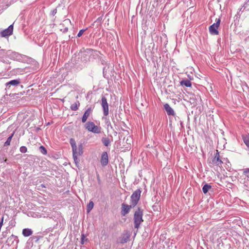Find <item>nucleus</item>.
Masks as SVG:
<instances>
[{
  "label": "nucleus",
  "instance_id": "dca6fc26",
  "mask_svg": "<svg viewBox=\"0 0 249 249\" xmlns=\"http://www.w3.org/2000/svg\"><path fill=\"white\" fill-rule=\"evenodd\" d=\"M20 83V79H14L11 80L9 82L6 83V85L7 86L8 85H13V86H17Z\"/></svg>",
  "mask_w": 249,
  "mask_h": 249
},
{
  "label": "nucleus",
  "instance_id": "39448f33",
  "mask_svg": "<svg viewBox=\"0 0 249 249\" xmlns=\"http://www.w3.org/2000/svg\"><path fill=\"white\" fill-rule=\"evenodd\" d=\"M215 22V23L211 25L209 28V32L212 35H218L219 34L217 29L220 24V18H216Z\"/></svg>",
  "mask_w": 249,
  "mask_h": 249
},
{
  "label": "nucleus",
  "instance_id": "473e14b6",
  "mask_svg": "<svg viewBox=\"0 0 249 249\" xmlns=\"http://www.w3.org/2000/svg\"><path fill=\"white\" fill-rule=\"evenodd\" d=\"M104 110V115L105 116H107L108 114V110Z\"/></svg>",
  "mask_w": 249,
  "mask_h": 249
},
{
  "label": "nucleus",
  "instance_id": "6ab92c4d",
  "mask_svg": "<svg viewBox=\"0 0 249 249\" xmlns=\"http://www.w3.org/2000/svg\"><path fill=\"white\" fill-rule=\"evenodd\" d=\"M212 186L209 184H205L202 187V191L204 194H206L209 189H211Z\"/></svg>",
  "mask_w": 249,
  "mask_h": 249
},
{
  "label": "nucleus",
  "instance_id": "c85d7f7f",
  "mask_svg": "<svg viewBox=\"0 0 249 249\" xmlns=\"http://www.w3.org/2000/svg\"><path fill=\"white\" fill-rule=\"evenodd\" d=\"M86 237L85 235L84 234H82L81 235V244L83 245L84 244V239H85Z\"/></svg>",
  "mask_w": 249,
  "mask_h": 249
},
{
  "label": "nucleus",
  "instance_id": "e433bc0d",
  "mask_svg": "<svg viewBox=\"0 0 249 249\" xmlns=\"http://www.w3.org/2000/svg\"><path fill=\"white\" fill-rule=\"evenodd\" d=\"M3 236H4V232H2V234Z\"/></svg>",
  "mask_w": 249,
  "mask_h": 249
},
{
  "label": "nucleus",
  "instance_id": "9b49d317",
  "mask_svg": "<svg viewBox=\"0 0 249 249\" xmlns=\"http://www.w3.org/2000/svg\"><path fill=\"white\" fill-rule=\"evenodd\" d=\"M130 236V233L128 231H126L123 233L120 237V243L124 244L128 242Z\"/></svg>",
  "mask_w": 249,
  "mask_h": 249
},
{
  "label": "nucleus",
  "instance_id": "393cba45",
  "mask_svg": "<svg viewBox=\"0 0 249 249\" xmlns=\"http://www.w3.org/2000/svg\"><path fill=\"white\" fill-rule=\"evenodd\" d=\"M19 151L21 153H25L27 151V148L26 146H22L20 147Z\"/></svg>",
  "mask_w": 249,
  "mask_h": 249
},
{
  "label": "nucleus",
  "instance_id": "f8f14e48",
  "mask_svg": "<svg viewBox=\"0 0 249 249\" xmlns=\"http://www.w3.org/2000/svg\"><path fill=\"white\" fill-rule=\"evenodd\" d=\"M33 231L31 229L26 228L22 230V234L25 237H28L33 234Z\"/></svg>",
  "mask_w": 249,
  "mask_h": 249
},
{
  "label": "nucleus",
  "instance_id": "bb28decb",
  "mask_svg": "<svg viewBox=\"0 0 249 249\" xmlns=\"http://www.w3.org/2000/svg\"><path fill=\"white\" fill-rule=\"evenodd\" d=\"M87 30V28L80 30L77 34V37H80Z\"/></svg>",
  "mask_w": 249,
  "mask_h": 249
},
{
  "label": "nucleus",
  "instance_id": "2f4dec72",
  "mask_svg": "<svg viewBox=\"0 0 249 249\" xmlns=\"http://www.w3.org/2000/svg\"><path fill=\"white\" fill-rule=\"evenodd\" d=\"M57 13V9L55 8V9H54L52 11V15L53 16H54Z\"/></svg>",
  "mask_w": 249,
  "mask_h": 249
},
{
  "label": "nucleus",
  "instance_id": "cd10ccee",
  "mask_svg": "<svg viewBox=\"0 0 249 249\" xmlns=\"http://www.w3.org/2000/svg\"><path fill=\"white\" fill-rule=\"evenodd\" d=\"M103 119L105 120L106 124H107V125H108V124H110L109 118L107 117H103Z\"/></svg>",
  "mask_w": 249,
  "mask_h": 249
},
{
  "label": "nucleus",
  "instance_id": "f704fd0d",
  "mask_svg": "<svg viewBox=\"0 0 249 249\" xmlns=\"http://www.w3.org/2000/svg\"><path fill=\"white\" fill-rule=\"evenodd\" d=\"M68 30V28H65V31H67Z\"/></svg>",
  "mask_w": 249,
  "mask_h": 249
},
{
  "label": "nucleus",
  "instance_id": "2eb2a0df",
  "mask_svg": "<svg viewBox=\"0 0 249 249\" xmlns=\"http://www.w3.org/2000/svg\"><path fill=\"white\" fill-rule=\"evenodd\" d=\"M180 84L181 86H184L186 87H191L192 86L191 82L188 79L181 80L180 82Z\"/></svg>",
  "mask_w": 249,
  "mask_h": 249
},
{
  "label": "nucleus",
  "instance_id": "0eeeda50",
  "mask_svg": "<svg viewBox=\"0 0 249 249\" xmlns=\"http://www.w3.org/2000/svg\"><path fill=\"white\" fill-rule=\"evenodd\" d=\"M70 143L71 145V148H72L73 144L75 145V151L76 152L75 155L76 156H81L83 154V146L82 144H79L78 147L76 145L75 141L74 139L71 138L70 140Z\"/></svg>",
  "mask_w": 249,
  "mask_h": 249
},
{
  "label": "nucleus",
  "instance_id": "b1692460",
  "mask_svg": "<svg viewBox=\"0 0 249 249\" xmlns=\"http://www.w3.org/2000/svg\"><path fill=\"white\" fill-rule=\"evenodd\" d=\"M244 175L249 178V168H245L243 169Z\"/></svg>",
  "mask_w": 249,
  "mask_h": 249
},
{
  "label": "nucleus",
  "instance_id": "72a5a7b5",
  "mask_svg": "<svg viewBox=\"0 0 249 249\" xmlns=\"http://www.w3.org/2000/svg\"><path fill=\"white\" fill-rule=\"evenodd\" d=\"M164 109H172L170 107L169 105L167 104H166L165 105H164Z\"/></svg>",
  "mask_w": 249,
  "mask_h": 249
},
{
  "label": "nucleus",
  "instance_id": "f03ea898",
  "mask_svg": "<svg viewBox=\"0 0 249 249\" xmlns=\"http://www.w3.org/2000/svg\"><path fill=\"white\" fill-rule=\"evenodd\" d=\"M140 189H138L135 191L130 196V204L132 206H136L140 200L141 194Z\"/></svg>",
  "mask_w": 249,
  "mask_h": 249
},
{
  "label": "nucleus",
  "instance_id": "f257e3e1",
  "mask_svg": "<svg viewBox=\"0 0 249 249\" xmlns=\"http://www.w3.org/2000/svg\"><path fill=\"white\" fill-rule=\"evenodd\" d=\"M142 216L143 210L139 207L134 214L133 220L135 228L138 229L140 227L141 224L143 221Z\"/></svg>",
  "mask_w": 249,
  "mask_h": 249
},
{
  "label": "nucleus",
  "instance_id": "c9c22d12",
  "mask_svg": "<svg viewBox=\"0 0 249 249\" xmlns=\"http://www.w3.org/2000/svg\"><path fill=\"white\" fill-rule=\"evenodd\" d=\"M43 187H45V186L43 184L41 185Z\"/></svg>",
  "mask_w": 249,
  "mask_h": 249
},
{
  "label": "nucleus",
  "instance_id": "9d476101",
  "mask_svg": "<svg viewBox=\"0 0 249 249\" xmlns=\"http://www.w3.org/2000/svg\"><path fill=\"white\" fill-rule=\"evenodd\" d=\"M100 161L103 166L107 165L108 163V157L107 152H104L102 153Z\"/></svg>",
  "mask_w": 249,
  "mask_h": 249
},
{
  "label": "nucleus",
  "instance_id": "423d86ee",
  "mask_svg": "<svg viewBox=\"0 0 249 249\" xmlns=\"http://www.w3.org/2000/svg\"><path fill=\"white\" fill-rule=\"evenodd\" d=\"M222 163V161L220 159V155L218 150L214 154V157L209 161V163L211 167L212 165L220 166Z\"/></svg>",
  "mask_w": 249,
  "mask_h": 249
},
{
  "label": "nucleus",
  "instance_id": "ddd939ff",
  "mask_svg": "<svg viewBox=\"0 0 249 249\" xmlns=\"http://www.w3.org/2000/svg\"><path fill=\"white\" fill-rule=\"evenodd\" d=\"M101 105L103 109H108V106L107 102V100L105 96H103L101 99Z\"/></svg>",
  "mask_w": 249,
  "mask_h": 249
},
{
  "label": "nucleus",
  "instance_id": "f3484780",
  "mask_svg": "<svg viewBox=\"0 0 249 249\" xmlns=\"http://www.w3.org/2000/svg\"><path fill=\"white\" fill-rule=\"evenodd\" d=\"M75 145L74 144H73V145H72V156H73V158L74 162L77 165L78 164V158H77L78 156H76L75 155L76 152L75 151Z\"/></svg>",
  "mask_w": 249,
  "mask_h": 249
},
{
  "label": "nucleus",
  "instance_id": "a211bd4d",
  "mask_svg": "<svg viewBox=\"0 0 249 249\" xmlns=\"http://www.w3.org/2000/svg\"><path fill=\"white\" fill-rule=\"evenodd\" d=\"M14 132H13L9 137H8L6 141L4 143V146L6 147L10 145V143L12 139V138L14 136Z\"/></svg>",
  "mask_w": 249,
  "mask_h": 249
},
{
  "label": "nucleus",
  "instance_id": "1a4fd4ad",
  "mask_svg": "<svg viewBox=\"0 0 249 249\" xmlns=\"http://www.w3.org/2000/svg\"><path fill=\"white\" fill-rule=\"evenodd\" d=\"M135 206H132V204L127 205L124 203L122 204L121 207V214L123 216H125L126 214L128 213L132 208H134Z\"/></svg>",
  "mask_w": 249,
  "mask_h": 249
},
{
  "label": "nucleus",
  "instance_id": "412c9836",
  "mask_svg": "<svg viewBox=\"0 0 249 249\" xmlns=\"http://www.w3.org/2000/svg\"><path fill=\"white\" fill-rule=\"evenodd\" d=\"M93 206H94V203H93V201H90L87 205V212L88 213L89 212L93 209Z\"/></svg>",
  "mask_w": 249,
  "mask_h": 249
},
{
  "label": "nucleus",
  "instance_id": "aec40b11",
  "mask_svg": "<svg viewBox=\"0 0 249 249\" xmlns=\"http://www.w3.org/2000/svg\"><path fill=\"white\" fill-rule=\"evenodd\" d=\"M39 150L40 151V152L43 155H47V149H46V148L43 146V145H41L40 146H39Z\"/></svg>",
  "mask_w": 249,
  "mask_h": 249
},
{
  "label": "nucleus",
  "instance_id": "20e7f679",
  "mask_svg": "<svg viewBox=\"0 0 249 249\" xmlns=\"http://www.w3.org/2000/svg\"><path fill=\"white\" fill-rule=\"evenodd\" d=\"M18 242L19 240L18 239V236L13 234L9 237L6 241L7 245L12 247L13 249H17Z\"/></svg>",
  "mask_w": 249,
  "mask_h": 249
},
{
  "label": "nucleus",
  "instance_id": "c756f323",
  "mask_svg": "<svg viewBox=\"0 0 249 249\" xmlns=\"http://www.w3.org/2000/svg\"><path fill=\"white\" fill-rule=\"evenodd\" d=\"M6 54L5 50L4 49L0 50V55L4 56Z\"/></svg>",
  "mask_w": 249,
  "mask_h": 249
},
{
  "label": "nucleus",
  "instance_id": "7c9ffc66",
  "mask_svg": "<svg viewBox=\"0 0 249 249\" xmlns=\"http://www.w3.org/2000/svg\"><path fill=\"white\" fill-rule=\"evenodd\" d=\"M97 179L98 184L100 185L101 184V180L99 174L97 175Z\"/></svg>",
  "mask_w": 249,
  "mask_h": 249
},
{
  "label": "nucleus",
  "instance_id": "7ed1b4c3",
  "mask_svg": "<svg viewBox=\"0 0 249 249\" xmlns=\"http://www.w3.org/2000/svg\"><path fill=\"white\" fill-rule=\"evenodd\" d=\"M85 128L89 132L99 134L101 133V127L96 125L92 122H88L85 124Z\"/></svg>",
  "mask_w": 249,
  "mask_h": 249
},
{
  "label": "nucleus",
  "instance_id": "4468645a",
  "mask_svg": "<svg viewBox=\"0 0 249 249\" xmlns=\"http://www.w3.org/2000/svg\"><path fill=\"white\" fill-rule=\"evenodd\" d=\"M91 110H86L82 118V122L83 123H85L88 118V117L90 115L91 113Z\"/></svg>",
  "mask_w": 249,
  "mask_h": 249
},
{
  "label": "nucleus",
  "instance_id": "4be33fe9",
  "mask_svg": "<svg viewBox=\"0 0 249 249\" xmlns=\"http://www.w3.org/2000/svg\"><path fill=\"white\" fill-rule=\"evenodd\" d=\"M102 142L104 145L106 146H107L110 143V141L107 138H103L102 139Z\"/></svg>",
  "mask_w": 249,
  "mask_h": 249
},
{
  "label": "nucleus",
  "instance_id": "5701e85b",
  "mask_svg": "<svg viewBox=\"0 0 249 249\" xmlns=\"http://www.w3.org/2000/svg\"><path fill=\"white\" fill-rule=\"evenodd\" d=\"M80 103L79 101H76L74 103L72 104L71 106V109H78V107H79Z\"/></svg>",
  "mask_w": 249,
  "mask_h": 249
},
{
  "label": "nucleus",
  "instance_id": "a878e982",
  "mask_svg": "<svg viewBox=\"0 0 249 249\" xmlns=\"http://www.w3.org/2000/svg\"><path fill=\"white\" fill-rule=\"evenodd\" d=\"M167 111V114L168 115H173L174 116L175 113L174 112V110H166Z\"/></svg>",
  "mask_w": 249,
  "mask_h": 249
},
{
  "label": "nucleus",
  "instance_id": "6e6552de",
  "mask_svg": "<svg viewBox=\"0 0 249 249\" xmlns=\"http://www.w3.org/2000/svg\"><path fill=\"white\" fill-rule=\"evenodd\" d=\"M13 24L10 25L7 29L0 32V36L2 37H6L12 35L13 32Z\"/></svg>",
  "mask_w": 249,
  "mask_h": 249
}]
</instances>
